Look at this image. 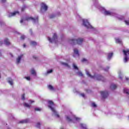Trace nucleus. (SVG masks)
Returning a JSON list of instances; mask_svg holds the SVG:
<instances>
[{
    "mask_svg": "<svg viewBox=\"0 0 129 129\" xmlns=\"http://www.w3.org/2000/svg\"><path fill=\"white\" fill-rule=\"evenodd\" d=\"M83 41H84L83 38H79L78 39H72L70 40V43L72 45H76V44H78V45H81V44L83 43Z\"/></svg>",
    "mask_w": 129,
    "mask_h": 129,
    "instance_id": "f257e3e1",
    "label": "nucleus"
},
{
    "mask_svg": "<svg viewBox=\"0 0 129 129\" xmlns=\"http://www.w3.org/2000/svg\"><path fill=\"white\" fill-rule=\"evenodd\" d=\"M48 103L49 104L48 105L49 108H50V109L52 110V112L55 114L57 117H60V116L59 115V114L57 113V111H56V110H55L54 108L52 107V106L54 105V102L53 101L49 100L48 101Z\"/></svg>",
    "mask_w": 129,
    "mask_h": 129,
    "instance_id": "f03ea898",
    "label": "nucleus"
},
{
    "mask_svg": "<svg viewBox=\"0 0 129 129\" xmlns=\"http://www.w3.org/2000/svg\"><path fill=\"white\" fill-rule=\"evenodd\" d=\"M122 52L125 56V57L124 58V62L125 63H126V62H127V61H128V58L127 57V54L129 53V49H127L126 50L123 49L122 50Z\"/></svg>",
    "mask_w": 129,
    "mask_h": 129,
    "instance_id": "7ed1b4c3",
    "label": "nucleus"
},
{
    "mask_svg": "<svg viewBox=\"0 0 129 129\" xmlns=\"http://www.w3.org/2000/svg\"><path fill=\"white\" fill-rule=\"evenodd\" d=\"M39 20V18L37 17H36L35 18H33V17H26L25 18V21H33L34 23H36V22H38Z\"/></svg>",
    "mask_w": 129,
    "mask_h": 129,
    "instance_id": "20e7f679",
    "label": "nucleus"
},
{
    "mask_svg": "<svg viewBox=\"0 0 129 129\" xmlns=\"http://www.w3.org/2000/svg\"><path fill=\"white\" fill-rule=\"evenodd\" d=\"M83 24L84 26L86 27L87 29H89L91 28V25H90V24H89V22H88L87 20H83Z\"/></svg>",
    "mask_w": 129,
    "mask_h": 129,
    "instance_id": "39448f33",
    "label": "nucleus"
},
{
    "mask_svg": "<svg viewBox=\"0 0 129 129\" xmlns=\"http://www.w3.org/2000/svg\"><path fill=\"white\" fill-rule=\"evenodd\" d=\"M101 95L102 96V98L105 99V98H107L108 96V92L105 91H101L100 92Z\"/></svg>",
    "mask_w": 129,
    "mask_h": 129,
    "instance_id": "423d86ee",
    "label": "nucleus"
},
{
    "mask_svg": "<svg viewBox=\"0 0 129 129\" xmlns=\"http://www.w3.org/2000/svg\"><path fill=\"white\" fill-rule=\"evenodd\" d=\"M48 41H49V42L50 43H52L53 41H55V40H57V34H56V33H54L53 34V37H52V39H51V38L48 37Z\"/></svg>",
    "mask_w": 129,
    "mask_h": 129,
    "instance_id": "0eeeda50",
    "label": "nucleus"
},
{
    "mask_svg": "<svg viewBox=\"0 0 129 129\" xmlns=\"http://www.w3.org/2000/svg\"><path fill=\"white\" fill-rule=\"evenodd\" d=\"M97 80L98 81H103L104 82V78L102 77L101 75H98L97 76Z\"/></svg>",
    "mask_w": 129,
    "mask_h": 129,
    "instance_id": "6e6552de",
    "label": "nucleus"
},
{
    "mask_svg": "<svg viewBox=\"0 0 129 129\" xmlns=\"http://www.w3.org/2000/svg\"><path fill=\"white\" fill-rule=\"evenodd\" d=\"M41 9H43V10H44V11H47L48 10V6L46 5L44 3H41Z\"/></svg>",
    "mask_w": 129,
    "mask_h": 129,
    "instance_id": "1a4fd4ad",
    "label": "nucleus"
},
{
    "mask_svg": "<svg viewBox=\"0 0 129 129\" xmlns=\"http://www.w3.org/2000/svg\"><path fill=\"white\" fill-rule=\"evenodd\" d=\"M117 87V86H116V85L114 84H112L110 86V89H111V90H114V89H116Z\"/></svg>",
    "mask_w": 129,
    "mask_h": 129,
    "instance_id": "9d476101",
    "label": "nucleus"
},
{
    "mask_svg": "<svg viewBox=\"0 0 129 129\" xmlns=\"http://www.w3.org/2000/svg\"><path fill=\"white\" fill-rule=\"evenodd\" d=\"M23 56H24V55L21 54L18 57V58H17V64H19V63H20L21 62V59H22Z\"/></svg>",
    "mask_w": 129,
    "mask_h": 129,
    "instance_id": "9b49d317",
    "label": "nucleus"
},
{
    "mask_svg": "<svg viewBox=\"0 0 129 129\" xmlns=\"http://www.w3.org/2000/svg\"><path fill=\"white\" fill-rule=\"evenodd\" d=\"M17 14H19L18 11H15L13 13H11L9 14V18H11V17H14V16H16Z\"/></svg>",
    "mask_w": 129,
    "mask_h": 129,
    "instance_id": "f8f14e48",
    "label": "nucleus"
},
{
    "mask_svg": "<svg viewBox=\"0 0 129 129\" xmlns=\"http://www.w3.org/2000/svg\"><path fill=\"white\" fill-rule=\"evenodd\" d=\"M4 43L7 46H10V45H11V42H10V41L9 40V39H8V38H6L5 39Z\"/></svg>",
    "mask_w": 129,
    "mask_h": 129,
    "instance_id": "ddd939ff",
    "label": "nucleus"
},
{
    "mask_svg": "<svg viewBox=\"0 0 129 129\" xmlns=\"http://www.w3.org/2000/svg\"><path fill=\"white\" fill-rule=\"evenodd\" d=\"M29 122V120L25 119V120H23L19 121V123H27V122Z\"/></svg>",
    "mask_w": 129,
    "mask_h": 129,
    "instance_id": "4468645a",
    "label": "nucleus"
},
{
    "mask_svg": "<svg viewBox=\"0 0 129 129\" xmlns=\"http://www.w3.org/2000/svg\"><path fill=\"white\" fill-rule=\"evenodd\" d=\"M104 15H105V16H110V15H111V13L109 11H105L104 12Z\"/></svg>",
    "mask_w": 129,
    "mask_h": 129,
    "instance_id": "2eb2a0df",
    "label": "nucleus"
},
{
    "mask_svg": "<svg viewBox=\"0 0 129 129\" xmlns=\"http://www.w3.org/2000/svg\"><path fill=\"white\" fill-rule=\"evenodd\" d=\"M74 52L75 54H76V55L79 56V51H78V49L75 48L74 49Z\"/></svg>",
    "mask_w": 129,
    "mask_h": 129,
    "instance_id": "dca6fc26",
    "label": "nucleus"
},
{
    "mask_svg": "<svg viewBox=\"0 0 129 129\" xmlns=\"http://www.w3.org/2000/svg\"><path fill=\"white\" fill-rule=\"evenodd\" d=\"M86 73L87 75H88V76H89V77H90L91 78H94V77H95V75L91 76V75H90V74L88 72H87Z\"/></svg>",
    "mask_w": 129,
    "mask_h": 129,
    "instance_id": "f3484780",
    "label": "nucleus"
},
{
    "mask_svg": "<svg viewBox=\"0 0 129 129\" xmlns=\"http://www.w3.org/2000/svg\"><path fill=\"white\" fill-rule=\"evenodd\" d=\"M113 55V53H109L108 55V59L109 60H110V59L111 58V57H112Z\"/></svg>",
    "mask_w": 129,
    "mask_h": 129,
    "instance_id": "a211bd4d",
    "label": "nucleus"
},
{
    "mask_svg": "<svg viewBox=\"0 0 129 129\" xmlns=\"http://www.w3.org/2000/svg\"><path fill=\"white\" fill-rule=\"evenodd\" d=\"M116 43H117L118 44H122L121 40L118 38L116 39Z\"/></svg>",
    "mask_w": 129,
    "mask_h": 129,
    "instance_id": "6ab92c4d",
    "label": "nucleus"
},
{
    "mask_svg": "<svg viewBox=\"0 0 129 129\" xmlns=\"http://www.w3.org/2000/svg\"><path fill=\"white\" fill-rule=\"evenodd\" d=\"M8 82L11 85H13L14 84L13 80H12L11 78H9Z\"/></svg>",
    "mask_w": 129,
    "mask_h": 129,
    "instance_id": "aec40b11",
    "label": "nucleus"
},
{
    "mask_svg": "<svg viewBox=\"0 0 129 129\" xmlns=\"http://www.w3.org/2000/svg\"><path fill=\"white\" fill-rule=\"evenodd\" d=\"M31 73L32 75H35L36 71H35V70H34V69H31Z\"/></svg>",
    "mask_w": 129,
    "mask_h": 129,
    "instance_id": "412c9836",
    "label": "nucleus"
},
{
    "mask_svg": "<svg viewBox=\"0 0 129 129\" xmlns=\"http://www.w3.org/2000/svg\"><path fill=\"white\" fill-rule=\"evenodd\" d=\"M24 106L25 107H28V108H30V107H31V106L27 103H24Z\"/></svg>",
    "mask_w": 129,
    "mask_h": 129,
    "instance_id": "4be33fe9",
    "label": "nucleus"
},
{
    "mask_svg": "<svg viewBox=\"0 0 129 129\" xmlns=\"http://www.w3.org/2000/svg\"><path fill=\"white\" fill-rule=\"evenodd\" d=\"M62 65H64V66H66L67 67H68L69 68H70V66L67 63L65 62H61Z\"/></svg>",
    "mask_w": 129,
    "mask_h": 129,
    "instance_id": "5701e85b",
    "label": "nucleus"
},
{
    "mask_svg": "<svg viewBox=\"0 0 129 129\" xmlns=\"http://www.w3.org/2000/svg\"><path fill=\"white\" fill-rule=\"evenodd\" d=\"M123 92H124V93H126V94H129V91H128V90H127V89H126L125 88H124L123 89Z\"/></svg>",
    "mask_w": 129,
    "mask_h": 129,
    "instance_id": "b1692460",
    "label": "nucleus"
},
{
    "mask_svg": "<svg viewBox=\"0 0 129 129\" xmlns=\"http://www.w3.org/2000/svg\"><path fill=\"white\" fill-rule=\"evenodd\" d=\"M48 88L50 89V90H54V87L51 85H49L48 86Z\"/></svg>",
    "mask_w": 129,
    "mask_h": 129,
    "instance_id": "393cba45",
    "label": "nucleus"
},
{
    "mask_svg": "<svg viewBox=\"0 0 129 129\" xmlns=\"http://www.w3.org/2000/svg\"><path fill=\"white\" fill-rule=\"evenodd\" d=\"M73 67L76 70H79L78 67H77L76 64L75 63H73Z\"/></svg>",
    "mask_w": 129,
    "mask_h": 129,
    "instance_id": "a878e982",
    "label": "nucleus"
},
{
    "mask_svg": "<svg viewBox=\"0 0 129 129\" xmlns=\"http://www.w3.org/2000/svg\"><path fill=\"white\" fill-rule=\"evenodd\" d=\"M36 127L38 128H40L41 127V123L40 122H37L36 124Z\"/></svg>",
    "mask_w": 129,
    "mask_h": 129,
    "instance_id": "bb28decb",
    "label": "nucleus"
},
{
    "mask_svg": "<svg viewBox=\"0 0 129 129\" xmlns=\"http://www.w3.org/2000/svg\"><path fill=\"white\" fill-rule=\"evenodd\" d=\"M31 45H33V46H37V42L35 41H31Z\"/></svg>",
    "mask_w": 129,
    "mask_h": 129,
    "instance_id": "cd10ccee",
    "label": "nucleus"
},
{
    "mask_svg": "<svg viewBox=\"0 0 129 129\" xmlns=\"http://www.w3.org/2000/svg\"><path fill=\"white\" fill-rule=\"evenodd\" d=\"M77 74H78V75H79V76H81V77L83 76V74H82V73L81 72H78Z\"/></svg>",
    "mask_w": 129,
    "mask_h": 129,
    "instance_id": "c85d7f7f",
    "label": "nucleus"
},
{
    "mask_svg": "<svg viewBox=\"0 0 129 129\" xmlns=\"http://www.w3.org/2000/svg\"><path fill=\"white\" fill-rule=\"evenodd\" d=\"M92 107H97V105H96L95 104V103L93 102V103H92Z\"/></svg>",
    "mask_w": 129,
    "mask_h": 129,
    "instance_id": "c756f323",
    "label": "nucleus"
},
{
    "mask_svg": "<svg viewBox=\"0 0 129 129\" xmlns=\"http://www.w3.org/2000/svg\"><path fill=\"white\" fill-rule=\"evenodd\" d=\"M21 40H25V39H26V36L24 35H21Z\"/></svg>",
    "mask_w": 129,
    "mask_h": 129,
    "instance_id": "7c9ffc66",
    "label": "nucleus"
},
{
    "mask_svg": "<svg viewBox=\"0 0 129 129\" xmlns=\"http://www.w3.org/2000/svg\"><path fill=\"white\" fill-rule=\"evenodd\" d=\"M67 120L68 121H72V119L69 117V116H67Z\"/></svg>",
    "mask_w": 129,
    "mask_h": 129,
    "instance_id": "2f4dec72",
    "label": "nucleus"
},
{
    "mask_svg": "<svg viewBox=\"0 0 129 129\" xmlns=\"http://www.w3.org/2000/svg\"><path fill=\"white\" fill-rule=\"evenodd\" d=\"M53 72V70H50L47 72V74H49V73H52Z\"/></svg>",
    "mask_w": 129,
    "mask_h": 129,
    "instance_id": "473e14b6",
    "label": "nucleus"
},
{
    "mask_svg": "<svg viewBox=\"0 0 129 129\" xmlns=\"http://www.w3.org/2000/svg\"><path fill=\"white\" fill-rule=\"evenodd\" d=\"M54 18H55V15H51L49 16V19H53Z\"/></svg>",
    "mask_w": 129,
    "mask_h": 129,
    "instance_id": "72a5a7b5",
    "label": "nucleus"
},
{
    "mask_svg": "<svg viewBox=\"0 0 129 129\" xmlns=\"http://www.w3.org/2000/svg\"><path fill=\"white\" fill-rule=\"evenodd\" d=\"M22 100H25V94H23L22 95Z\"/></svg>",
    "mask_w": 129,
    "mask_h": 129,
    "instance_id": "f704fd0d",
    "label": "nucleus"
},
{
    "mask_svg": "<svg viewBox=\"0 0 129 129\" xmlns=\"http://www.w3.org/2000/svg\"><path fill=\"white\" fill-rule=\"evenodd\" d=\"M35 110L36 111H40V110H41V109L40 108H35Z\"/></svg>",
    "mask_w": 129,
    "mask_h": 129,
    "instance_id": "c9c22d12",
    "label": "nucleus"
},
{
    "mask_svg": "<svg viewBox=\"0 0 129 129\" xmlns=\"http://www.w3.org/2000/svg\"><path fill=\"white\" fill-rule=\"evenodd\" d=\"M26 79H27V80L30 81L31 80V78L30 77H25Z\"/></svg>",
    "mask_w": 129,
    "mask_h": 129,
    "instance_id": "e433bc0d",
    "label": "nucleus"
},
{
    "mask_svg": "<svg viewBox=\"0 0 129 129\" xmlns=\"http://www.w3.org/2000/svg\"><path fill=\"white\" fill-rule=\"evenodd\" d=\"M124 22H125L126 25H129V21H128L125 20Z\"/></svg>",
    "mask_w": 129,
    "mask_h": 129,
    "instance_id": "4c0bfd02",
    "label": "nucleus"
},
{
    "mask_svg": "<svg viewBox=\"0 0 129 129\" xmlns=\"http://www.w3.org/2000/svg\"><path fill=\"white\" fill-rule=\"evenodd\" d=\"M25 9H26V7H23L21 9L22 12H24V11H25Z\"/></svg>",
    "mask_w": 129,
    "mask_h": 129,
    "instance_id": "58836bf2",
    "label": "nucleus"
},
{
    "mask_svg": "<svg viewBox=\"0 0 129 129\" xmlns=\"http://www.w3.org/2000/svg\"><path fill=\"white\" fill-rule=\"evenodd\" d=\"M33 59H35V60H37L38 59V57L36 56H33Z\"/></svg>",
    "mask_w": 129,
    "mask_h": 129,
    "instance_id": "ea45409f",
    "label": "nucleus"
},
{
    "mask_svg": "<svg viewBox=\"0 0 129 129\" xmlns=\"http://www.w3.org/2000/svg\"><path fill=\"white\" fill-rule=\"evenodd\" d=\"M85 61H87L86 59L85 58H83L82 60V62H85Z\"/></svg>",
    "mask_w": 129,
    "mask_h": 129,
    "instance_id": "a19ab883",
    "label": "nucleus"
},
{
    "mask_svg": "<svg viewBox=\"0 0 129 129\" xmlns=\"http://www.w3.org/2000/svg\"><path fill=\"white\" fill-rule=\"evenodd\" d=\"M81 95L83 97H85V94H84V93L81 94Z\"/></svg>",
    "mask_w": 129,
    "mask_h": 129,
    "instance_id": "79ce46f5",
    "label": "nucleus"
},
{
    "mask_svg": "<svg viewBox=\"0 0 129 129\" xmlns=\"http://www.w3.org/2000/svg\"><path fill=\"white\" fill-rule=\"evenodd\" d=\"M24 22V19H22L21 20H20V23L22 24V23Z\"/></svg>",
    "mask_w": 129,
    "mask_h": 129,
    "instance_id": "37998d69",
    "label": "nucleus"
},
{
    "mask_svg": "<svg viewBox=\"0 0 129 129\" xmlns=\"http://www.w3.org/2000/svg\"><path fill=\"white\" fill-rule=\"evenodd\" d=\"M3 45V41H0V46H2Z\"/></svg>",
    "mask_w": 129,
    "mask_h": 129,
    "instance_id": "c03bdc74",
    "label": "nucleus"
},
{
    "mask_svg": "<svg viewBox=\"0 0 129 129\" xmlns=\"http://www.w3.org/2000/svg\"><path fill=\"white\" fill-rule=\"evenodd\" d=\"M2 3H6V0H2Z\"/></svg>",
    "mask_w": 129,
    "mask_h": 129,
    "instance_id": "a18cd8bd",
    "label": "nucleus"
},
{
    "mask_svg": "<svg viewBox=\"0 0 129 129\" xmlns=\"http://www.w3.org/2000/svg\"><path fill=\"white\" fill-rule=\"evenodd\" d=\"M23 47H24V48H26V44H23Z\"/></svg>",
    "mask_w": 129,
    "mask_h": 129,
    "instance_id": "49530a36",
    "label": "nucleus"
},
{
    "mask_svg": "<svg viewBox=\"0 0 129 129\" xmlns=\"http://www.w3.org/2000/svg\"><path fill=\"white\" fill-rule=\"evenodd\" d=\"M119 78L120 79H122V77L120 76H119Z\"/></svg>",
    "mask_w": 129,
    "mask_h": 129,
    "instance_id": "de8ad7c7",
    "label": "nucleus"
},
{
    "mask_svg": "<svg viewBox=\"0 0 129 129\" xmlns=\"http://www.w3.org/2000/svg\"><path fill=\"white\" fill-rule=\"evenodd\" d=\"M119 20H123V17H122L121 18H119Z\"/></svg>",
    "mask_w": 129,
    "mask_h": 129,
    "instance_id": "09e8293b",
    "label": "nucleus"
},
{
    "mask_svg": "<svg viewBox=\"0 0 129 129\" xmlns=\"http://www.w3.org/2000/svg\"><path fill=\"white\" fill-rule=\"evenodd\" d=\"M30 32L31 33V34H32V29H30Z\"/></svg>",
    "mask_w": 129,
    "mask_h": 129,
    "instance_id": "8fccbe9b",
    "label": "nucleus"
},
{
    "mask_svg": "<svg viewBox=\"0 0 129 129\" xmlns=\"http://www.w3.org/2000/svg\"><path fill=\"white\" fill-rule=\"evenodd\" d=\"M126 80H128V78H126Z\"/></svg>",
    "mask_w": 129,
    "mask_h": 129,
    "instance_id": "3c124183",
    "label": "nucleus"
},
{
    "mask_svg": "<svg viewBox=\"0 0 129 129\" xmlns=\"http://www.w3.org/2000/svg\"><path fill=\"white\" fill-rule=\"evenodd\" d=\"M0 56H2V53L0 52Z\"/></svg>",
    "mask_w": 129,
    "mask_h": 129,
    "instance_id": "603ef678",
    "label": "nucleus"
},
{
    "mask_svg": "<svg viewBox=\"0 0 129 129\" xmlns=\"http://www.w3.org/2000/svg\"><path fill=\"white\" fill-rule=\"evenodd\" d=\"M11 57H14V56H13V54H11Z\"/></svg>",
    "mask_w": 129,
    "mask_h": 129,
    "instance_id": "864d4df0",
    "label": "nucleus"
},
{
    "mask_svg": "<svg viewBox=\"0 0 129 129\" xmlns=\"http://www.w3.org/2000/svg\"><path fill=\"white\" fill-rule=\"evenodd\" d=\"M32 102H34V101H31V103H32Z\"/></svg>",
    "mask_w": 129,
    "mask_h": 129,
    "instance_id": "5fc2aeb1",
    "label": "nucleus"
},
{
    "mask_svg": "<svg viewBox=\"0 0 129 129\" xmlns=\"http://www.w3.org/2000/svg\"><path fill=\"white\" fill-rule=\"evenodd\" d=\"M81 125L82 126V125H83V124H81Z\"/></svg>",
    "mask_w": 129,
    "mask_h": 129,
    "instance_id": "6e6d98bb",
    "label": "nucleus"
},
{
    "mask_svg": "<svg viewBox=\"0 0 129 129\" xmlns=\"http://www.w3.org/2000/svg\"><path fill=\"white\" fill-rule=\"evenodd\" d=\"M60 129H64V128H60Z\"/></svg>",
    "mask_w": 129,
    "mask_h": 129,
    "instance_id": "4d7b16f0",
    "label": "nucleus"
}]
</instances>
